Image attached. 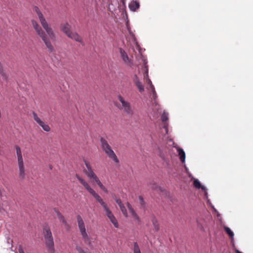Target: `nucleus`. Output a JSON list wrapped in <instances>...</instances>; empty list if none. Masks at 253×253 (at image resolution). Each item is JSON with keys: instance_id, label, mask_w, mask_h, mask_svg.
<instances>
[{"instance_id": "7c9ffc66", "label": "nucleus", "mask_w": 253, "mask_h": 253, "mask_svg": "<svg viewBox=\"0 0 253 253\" xmlns=\"http://www.w3.org/2000/svg\"><path fill=\"white\" fill-rule=\"evenodd\" d=\"M110 221L112 223V224L114 225V226L116 228L119 227V223L117 221V220L116 219V217L114 218L113 219H111Z\"/></svg>"}, {"instance_id": "0eeeda50", "label": "nucleus", "mask_w": 253, "mask_h": 253, "mask_svg": "<svg viewBox=\"0 0 253 253\" xmlns=\"http://www.w3.org/2000/svg\"><path fill=\"white\" fill-rule=\"evenodd\" d=\"M77 220L81 234L84 233L85 234V233L86 232V229L85 227L84 221L81 216L80 215H78L77 216Z\"/></svg>"}, {"instance_id": "473e14b6", "label": "nucleus", "mask_w": 253, "mask_h": 253, "mask_svg": "<svg viewBox=\"0 0 253 253\" xmlns=\"http://www.w3.org/2000/svg\"><path fill=\"white\" fill-rule=\"evenodd\" d=\"M133 81L134 82V83H136L139 81H140V80L139 79V78L138 77L137 75H134V77L133 78Z\"/></svg>"}, {"instance_id": "bb28decb", "label": "nucleus", "mask_w": 253, "mask_h": 253, "mask_svg": "<svg viewBox=\"0 0 253 253\" xmlns=\"http://www.w3.org/2000/svg\"><path fill=\"white\" fill-rule=\"evenodd\" d=\"M120 208L123 215L126 217H127V211L124 204L120 207Z\"/></svg>"}, {"instance_id": "72a5a7b5", "label": "nucleus", "mask_w": 253, "mask_h": 253, "mask_svg": "<svg viewBox=\"0 0 253 253\" xmlns=\"http://www.w3.org/2000/svg\"><path fill=\"white\" fill-rule=\"evenodd\" d=\"M116 202L117 203V204L118 205V206H119V207L123 205V204L122 203L121 200L120 199H116Z\"/></svg>"}, {"instance_id": "a19ab883", "label": "nucleus", "mask_w": 253, "mask_h": 253, "mask_svg": "<svg viewBox=\"0 0 253 253\" xmlns=\"http://www.w3.org/2000/svg\"><path fill=\"white\" fill-rule=\"evenodd\" d=\"M237 253H242L241 252L239 251H237Z\"/></svg>"}, {"instance_id": "4be33fe9", "label": "nucleus", "mask_w": 253, "mask_h": 253, "mask_svg": "<svg viewBox=\"0 0 253 253\" xmlns=\"http://www.w3.org/2000/svg\"><path fill=\"white\" fill-rule=\"evenodd\" d=\"M193 184H194V186H195V187H196V188H198V189L201 188L202 189H205V187H204L203 186H202L201 185L200 182L198 179H195L194 180Z\"/></svg>"}, {"instance_id": "aec40b11", "label": "nucleus", "mask_w": 253, "mask_h": 253, "mask_svg": "<svg viewBox=\"0 0 253 253\" xmlns=\"http://www.w3.org/2000/svg\"><path fill=\"white\" fill-rule=\"evenodd\" d=\"M132 251L133 253H141L140 249L137 242L133 243Z\"/></svg>"}, {"instance_id": "7ed1b4c3", "label": "nucleus", "mask_w": 253, "mask_h": 253, "mask_svg": "<svg viewBox=\"0 0 253 253\" xmlns=\"http://www.w3.org/2000/svg\"><path fill=\"white\" fill-rule=\"evenodd\" d=\"M43 233L46 247L49 252L51 253H54L55 250L53 238L50 227L47 224L43 226Z\"/></svg>"}, {"instance_id": "2f4dec72", "label": "nucleus", "mask_w": 253, "mask_h": 253, "mask_svg": "<svg viewBox=\"0 0 253 253\" xmlns=\"http://www.w3.org/2000/svg\"><path fill=\"white\" fill-rule=\"evenodd\" d=\"M149 186L150 187V188L153 190H155L157 188H158V186L157 185V184L154 182H151L150 184H149Z\"/></svg>"}, {"instance_id": "412c9836", "label": "nucleus", "mask_w": 253, "mask_h": 253, "mask_svg": "<svg viewBox=\"0 0 253 253\" xmlns=\"http://www.w3.org/2000/svg\"><path fill=\"white\" fill-rule=\"evenodd\" d=\"M84 172L88 177L95 173L91 168V166L84 170Z\"/></svg>"}, {"instance_id": "cd10ccee", "label": "nucleus", "mask_w": 253, "mask_h": 253, "mask_svg": "<svg viewBox=\"0 0 253 253\" xmlns=\"http://www.w3.org/2000/svg\"><path fill=\"white\" fill-rule=\"evenodd\" d=\"M148 81L149 82H150V87L151 88L152 90V92H153V97L154 98V99H155V98L156 97V92L155 90V88H154V87L153 86V85L152 84V82L151 81V80L150 79H148Z\"/></svg>"}, {"instance_id": "b1692460", "label": "nucleus", "mask_w": 253, "mask_h": 253, "mask_svg": "<svg viewBox=\"0 0 253 253\" xmlns=\"http://www.w3.org/2000/svg\"><path fill=\"white\" fill-rule=\"evenodd\" d=\"M32 115L34 120L37 122V124H39L40 123H41L42 121L38 117L37 114L36 112H33Z\"/></svg>"}, {"instance_id": "c85d7f7f", "label": "nucleus", "mask_w": 253, "mask_h": 253, "mask_svg": "<svg viewBox=\"0 0 253 253\" xmlns=\"http://www.w3.org/2000/svg\"><path fill=\"white\" fill-rule=\"evenodd\" d=\"M161 120L163 122H167L168 120V114L166 112H164L162 115Z\"/></svg>"}, {"instance_id": "4c0bfd02", "label": "nucleus", "mask_w": 253, "mask_h": 253, "mask_svg": "<svg viewBox=\"0 0 253 253\" xmlns=\"http://www.w3.org/2000/svg\"><path fill=\"white\" fill-rule=\"evenodd\" d=\"M164 127L166 129V131H167V130H168L167 126L166 125H165Z\"/></svg>"}, {"instance_id": "f257e3e1", "label": "nucleus", "mask_w": 253, "mask_h": 253, "mask_svg": "<svg viewBox=\"0 0 253 253\" xmlns=\"http://www.w3.org/2000/svg\"><path fill=\"white\" fill-rule=\"evenodd\" d=\"M34 11L37 14L40 22L47 33V35L36 20H31L32 25L37 35L42 39L48 51L50 52H52L54 51V48L51 44L50 39L52 41H54L55 39V35L52 28L47 22L43 14L39 7L37 6H34Z\"/></svg>"}, {"instance_id": "9d476101", "label": "nucleus", "mask_w": 253, "mask_h": 253, "mask_svg": "<svg viewBox=\"0 0 253 253\" xmlns=\"http://www.w3.org/2000/svg\"><path fill=\"white\" fill-rule=\"evenodd\" d=\"M15 147L17 157V163L24 162L20 147L18 145H16Z\"/></svg>"}, {"instance_id": "ea45409f", "label": "nucleus", "mask_w": 253, "mask_h": 253, "mask_svg": "<svg viewBox=\"0 0 253 253\" xmlns=\"http://www.w3.org/2000/svg\"><path fill=\"white\" fill-rule=\"evenodd\" d=\"M2 191L0 189V196H2Z\"/></svg>"}, {"instance_id": "a878e982", "label": "nucleus", "mask_w": 253, "mask_h": 253, "mask_svg": "<svg viewBox=\"0 0 253 253\" xmlns=\"http://www.w3.org/2000/svg\"><path fill=\"white\" fill-rule=\"evenodd\" d=\"M145 68H146V70H145V73L144 75V78L146 80L147 84H150V82H149L148 81V79H149L148 78V69L147 66L145 65Z\"/></svg>"}, {"instance_id": "a211bd4d", "label": "nucleus", "mask_w": 253, "mask_h": 253, "mask_svg": "<svg viewBox=\"0 0 253 253\" xmlns=\"http://www.w3.org/2000/svg\"><path fill=\"white\" fill-rule=\"evenodd\" d=\"M39 125L42 127V128L46 132H49L50 130V127L49 126L45 124L43 121H42L41 123L39 124Z\"/></svg>"}, {"instance_id": "9b49d317", "label": "nucleus", "mask_w": 253, "mask_h": 253, "mask_svg": "<svg viewBox=\"0 0 253 253\" xmlns=\"http://www.w3.org/2000/svg\"><path fill=\"white\" fill-rule=\"evenodd\" d=\"M126 205H127V208H128L129 212L131 213V214L132 215V216L136 220H137V221H140V218H139V216H138V215L137 214V213L134 211V210H133V209L132 208V207H131V205L128 202H127L126 203Z\"/></svg>"}, {"instance_id": "f8f14e48", "label": "nucleus", "mask_w": 253, "mask_h": 253, "mask_svg": "<svg viewBox=\"0 0 253 253\" xmlns=\"http://www.w3.org/2000/svg\"><path fill=\"white\" fill-rule=\"evenodd\" d=\"M139 6V3L136 0H133L129 4V8L133 11H135L138 9Z\"/></svg>"}, {"instance_id": "dca6fc26", "label": "nucleus", "mask_w": 253, "mask_h": 253, "mask_svg": "<svg viewBox=\"0 0 253 253\" xmlns=\"http://www.w3.org/2000/svg\"><path fill=\"white\" fill-rule=\"evenodd\" d=\"M151 221H152L153 225L154 227L155 230L156 231H158L160 229L159 225V223L158 222L157 219L156 218V217L154 216L152 217Z\"/></svg>"}, {"instance_id": "4468645a", "label": "nucleus", "mask_w": 253, "mask_h": 253, "mask_svg": "<svg viewBox=\"0 0 253 253\" xmlns=\"http://www.w3.org/2000/svg\"><path fill=\"white\" fill-rule=\"evenodd\" d=\"M81 235L84 240V243L87 244L88 246H91V242L90 238L88 236L87 233L85 232V234H82Z\"/></svg>"}, {"instance_id": "2eb2a0df", "label": "nucleus", "mask_w": 253, "mask_h": 253, "mask_svg": "<svg viewBox=\"0 0 253 253\" xmlns=\"http://www.w3.org/2000/svg\"><path fill=\"white\" fill-rule=\"evenodd\" d=\"M178 155L179 156L180 159L181 161L183 163L185 162V154L182 148H178Z\"/></svg>"}, {"instance_id": "f704fd0d", "label": "nucleus", "mask_w": 253, "mask_h": 253, "mask_svg": "<svg viewBox=\"0 0 253 253\" xmlns=\"http://www.w3.org/2000/svg\"><path fill=\"white\" fill-rule=\"evenodd\" d=\"M139 200L140 201V203L141 205H143L144 204V201L141 196H139Z\"/></svg>"}, {"instance_id": "1a4fd4ad", "label": "nucleus", "mask_w": 253, "mask_h": 253, "mask_svg": "<svg viewBox=\"0 0 253 253\" xmlns=\"http://www.w3.org/2000/svg\"><path fill=\"white\" fill-rule=\"evenodd\" d=\"M68 37L77 42H81L82 44L83 43L82 38L78 33L76 32H71Z\"/></svg>"}, {"instance_id": "393cba45", "label": "nucleus", "mask_w": 253, "mask_h": 253, "mask_svg": "<svg viewBox=\"0 0 253 253\" xmlns=\"http://www.w3.org/2000/svg\"><path fill=\"white\" fill-rule=\"evenodd\" d=\"M224 230L230 238H232L233 237L234 233L229 227L225 226L224 227Z\"/></svg>"}, {"instance_id": "6e6552de", "label": "nucleus", "mask_w": 253, "mask_h": 253, "mask_svg": "<svg viewBox=\"0 0 253 253\" xmlns=\"http://www.w3.org/2000/svg\"><path fill=\"white\" fill-rule=\"evenodd\" d=\"M121 57L124 62L127 65H130L132 63L131 60L129 58L126 52L123 48L119 49Z\"/></svg>"}, {"instance_id": "20e7f679", "label": "nucleus", "mask_w": 253, "mask_h": 253, "mask_svg": "<svg viewBox=\"0 0 253 253\" xmlns=\"http://www.w3.org/2000/svg\"><path fill=\"white\" fill-rule=\"evenodd\" d=\"M101 148L107 156L116 164L119 163V160L112 150L108 141L103 137L100 138Z\"/></svg>"}, {"instance_id": "6ab92c4d", "label": "nucleus", "mask_w": 253, "mask_h": 253, "mask_svg": "<svg viewBox=\"0 0 253 253\" xmlns=\"http://www.w3.org/2000/svg\"><path fill=\"white\" fill-rule=\"evenodd\" d=\"M97 185L99 186V187L103 190L104 192L108 193V190L106 188V187L102 184V183L101 182L100 180H99L98 181L95 182Z\"/></svg>"}, {"instance_id": "58836bf2", "label": "nucleus", "mask_w": 253, "mask_h": 253, "mask_svg": "<svg viewBox=\"0 0 253 253\" xmlns=\"http://www.w3.org/2000/svg\"><path fill=\"white\" fill-rule=\"evenodd\" d=\"M19 253H24V252L23 250H21L19 251Z\"/></svg>"}, {"instance_id": "ddd939ff", "label": "nucleus", "mask_w": 253, "mask_h": 253, "mask_svg": "<svg viewBox=\"0 0 253 253\" xmlns=\"http://www.w3.org/2000/svg\"><path fill=\"white\" fill-rule=\"evenodd\" d=\"M62 31L66 34V35L68 36L71 33V31L70 30V25L66 23L62 25L61 27Z\"/></svg>"}, {"instance_id": "f03ea898", "label": "nucleus", "mask_w": 253, "mask_h": 253, "mask_svg": "<svg viewBox=\"0 0 253 253\" xmlns=\"http://www.w3.org/2000/svg\"><path fill=\"white\" fill-rule=\"evenodd\" d=\"M76 177L84 188L94 198L96 201L103 207L104 210L106 212V215L110 220L115 218V217L108 207L107 204L103 201L99 195L91 187L88 183L78 174L76 175Z\"/></svg>"}, {"instance_id": "5701e85b", "label": "nucleus", "mask_w": 253, "mask_h": 253, "mask_svg": "<svg viewBox=\"0 0 253 253\" xmlns=\"http://www.w3.org/2000/svg\"><path fill=\"white\" fill-rule=\"evenodd\" d=\"M135 84L137 86L139 91L140 92H142L144 91V86H143V84H142V83L140 81H139V82L135 83Z\"/></svg>"}, {"instance_id": "c756f323", "label": "nucleus", "mask_w": 253, "mask_h": 253, "mask_svg": "<svg viewBox=\"0 0 253 253\" xmlns=\"http://www.w3.org/2000/svg\"><path fill=\"white\" fill-rule=\"evenodd\" d=\"M88 178L90 179L93 180L95 182H96L99 180H100L99 178H98V177L96 175V174L95 173L89 176Z\"/></svg>"}, {"instance_id": "c9c22d12", "label": "nucleus", "mask_w": 253, "mask_h": 253, "mask_svg": "<svg viewBox=\"0 0 253 253\" xmlns=\"http://www.w3.org/2000/svg\"><path fill=\"white\" fill-rule=\"evenodd\" d=\"M84 164L85 165V167H86V169H87L88 168H89L90 167H91V165H90L89 162H88L87 161L84 160Z\"/></svg>"}, {"instance_id": "f3484780", "label": "nucleus", "mask_w": 253, "mask_h": 253, "mask_svg": "<svg viewBox=\"0 0 253 253\" xmlns=\"http://www.w3.org/2000/svg\"><path fill=\"white\" fill-rule=\"evenodd\" d=\"M55 211L56 213L57 216L59 221L61 222L66 224V220H65L64 217L63 216V215L58 210H55Z\"/></svg>"}, {"instance_id": "423d86ee", "label": "nucleus", "mask_w": 253, "mask_h": 253, "mask_svg": "<svg viewBox=\"0 0 253 253\" xmlns=\"http://www.w3.org/2000/svg\"><path fill=\"white\" fill-rule=\"evenodd\" d=\"M17 164L18 178L21 180H24L27 175V171L24 162L17 163Z\"/></svg>"}, {"instance_id": "39448f33", "label": "nucleus", "mask_w": 253, "mask_h": 253, "mask_svg": "<svg viewBox=\"0 0 253 253\" xmlns=\"http://www.w3.org/2000/svg\"><path fill=\"white\" fill-rule=\"evenodd\" d=\"M118 99L121 103V105L118 106V108L123 110L127 115H132L133 111L130 103L126 101L121 95L118 96Z\"/></svg>"}, {"instance_id": "e433bc0d", "label": "nucleus", "mask_w": 253, "mask_h": 253, "mask_svg": "<svg viewBox=\"0 0 253 253\" xmlns=\"http://www.w3.org/2000/svg\"><path fill=\"white\" fill-rule=\"evenodd\" d=\"M112 198H113L115 201H116V199H118V198L116 197V196L115 194H113V195H112Z\"/></svg>"}]
</instances>
